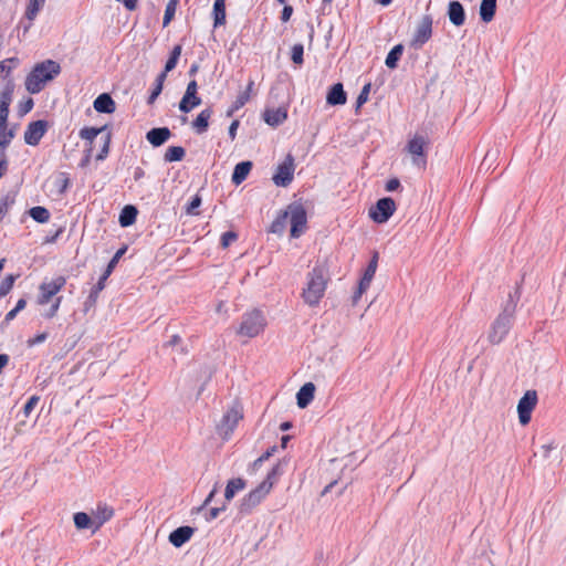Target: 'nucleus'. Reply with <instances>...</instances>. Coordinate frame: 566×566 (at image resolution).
<instances>
[{"label":"nucleus","instance_id":"obj_21","mask_svg":"<svg viewBox=\"0 0 566 566\" xmlns=\"http://www.w3.org/2000/svg\"><path fill=\"white\" fill-rule=\"evenodd\" d=\"M346 101L347 95L342 83L334 84L327 92L326 103L331 106L344 105Z\"/></svg>","mask_w":566,"mask_h":566},{"label":"nucleus","instance_id":"obj_64","mask_svg":"<svg viewBox=\"0 0 566 566\" xmlns=\"http://www.w3.org/2000/svg\"><path fill=\"white\" fill-rule=\"evenodd\" d=\"M239 126V123L237 120H234L231 125H230V128H229V134H230V137L231 138H234L235 136V130Z\"/></svg>","mask_w":566,"mask_h":566},{"label":"nucleus","instance_id":"obj_55","mask_svg":"<svg viewBox=\"0 0 566 566\" xmlns=\"http://www.w3.org/2000/svg\"><path fill=\"white\" fill-rule=\"evenodd\" d=\"M45 339H46V334L42 333V334H39V335L34 336L33 338H30L28 340V345L29 346H34L36 344H40V343L44 342Z\"/></svg>","mask_w":566,"mask_h":566},{"label":"nucleus","instance_id":"obj_46","mask_svg":"<svg viewBox=\"0 0 566 566\" xmlns=\"http://www.w3.org/2000/svg\"><path fill=\"white\" fill-rule=\"evenodd\" d=\"M238 239V234L233 231H227L221 235L220 244L223 249H227L232 242Z\"/></svg>","mask_w":566,"mask_h":566},{"label":"nucleus","instance_id":"obj_54","mask_svg":"<svg viewBox=\"0 0 566 566\" xmlns=\"http://www.w3.org/2000/svg\"><path fill=\"white\" fill-rule=\"evenodd\" d=\"M275 449H276V447H272L266 452H264L261 457H259L253 462V467L256 468V467L261 465L265 460H268L272 455V453L275 451Z\"/></svg>","mask_w":566,"mask_h":566},{"label":"nucleus","instance_id":"obj_45","mask_svg":"<svg viewBox=\"0 0 566 566\" xmlns=\"http://www.w3.org/2000/svg\"><path fill=\"white\" fill-rule=\"evenodd\" d=\"M249 99H250L249 92H242V93H240V94L237 96V98H235V101H234V103H233V105H232V107H231V112H235V111L240 109L242 106H244V105H245V103H247Z\"/></svg>","mask_w":566,"mask_h":566},{"label":"nucleus","instance_id":"obj_1","mask_svg":"<svg viewBox=\"0 0 566 566\" xmlns=\"http://www.w3.org/2000/svg\"><path fill=\"white\" fill-rule=\"evenodd\" d=\"M287 222L291 224V237L300 238L307 228V214L304 206L300 202L290 203L281 210L270 226L269 231L275 234H283Z\"/></svg>","mask_w":566,"mask_h":566},{"label":"nucleus","instance_id":"obj_14","mask_svg":"<svg viewBox=\"0 0 566 566\" xmlns=\"http://www.w3.org/2000/svg\"><path fill=\"white\" fill-rule=\"evenodd\" d=\"M378 266V253H375L371 258L369 264L367 265L363 277L359 281L358 289L355 293L354 301L356 302L361 295L368 290L370 283L375 276L376 270Z\"/></svg>","mask_w":566,"mask_h":566},{"label":"nucleus","instance_id":"obj_63","mask_svg":"<svg viewBox=\"0 0 566 566\" xmlns=\"http://www.w3.org/2000/svg\"><path fill=\"white\" fill-rule=\"evenodd\" d=\"M25 305H27V301H25L24 298H20V300L17 302L14 310H15L17 312H20V311H22V310L25 307Z\"/></svg>","mask_w":566,"mask_h":566},{"label":"nucleus","instance_id":"obj_13","mask_svg":"<svg viewBox=\"0 0 566 566\" xmlns=\"http://www.w3.org/2000/svg\"><path fill=\"white\" fill-rule=\"evenodd\" d=\"M432 34V19L429 15L421 18L417 25L411 44L416 48L422 46Z\"/></svg>","mask_w":566,"mask_h":566},{"label":"nucleus","instance_id":"obj_41","mask_svg":"<svg viewBox=\"0 0 566 566\" xmlns=\"http://www.w3.org/2000/svg\"><path fill=\"white\" fill-rule=\"evenodd\" d=\"M180 54H181V45H176L172 49L169 60L166 62L165 70L163 73L167 74L168 72L172 71L176 67L177 62L180 57Z\"/></svg>","mask_w":566,"mask_h":566},{"label":"nucleus","instance_id":"obj_31","mask_svg":"<svg viewBox=\"0 0 566 566\" xmlns=\"http://www.w3.org/2000/svg\"><path fill=\"white\" fill-rule=\"evenodd\" d=\"M137 209L134 206H125L119 214V224L122 227H129L132 226L137 218Z\"/></svg>","mask_w":566,"mask_h":566},{"label":"nucleus","instance_id":"obj_19","mask_svg":"<svg viewBox=\"0 0 566 566\" xmlns=\"http://www.w3.org/2000/svg\"><path fill=\"white\" fill-rule=\"evenodd\" d=\"M193 534H195L193 527L180 526V527L176 528L175 531H172L169 534L168 538H169V542L175 547H181L184 544H186L188 541H190V538L192 537Z\"/></svg>","mask_w":566,"mask_h":566},{"label":"nucleus","instance_id":"obj_9","mask_svg":"<svg viewBox=\"0 0 566 566\" xmlns=\"http://www.w3.org/2000/svg\"><path fill=\"white\" fill-rule=\"evenodd\" d=\"M397 205L390 197H385L379 200L369 209V218L376 223L387 222L396 212Z\"/></svg>","mask_w":566,"mask_h":566},{"label":"nucleus","instance_id":"obj_43","mask_svg":"<svg viewBox=\"0 0 566 566\" xmlns=\"http://www.w3.org/2000/svg\"><path fill=\"white\" fill-rule=\"evenodd\" d=\"M10 98L3 96L0 99V129L6 125L9 113Z\"/></svg>","mask_w":566,"mask_h":566},{"label":"nucleus","instance_id":"obj_56","mask_svg":"<svg viewBox=\"0 0 566 566\" xmlns=\"http://www.w3.org/2000/svg\"><path fill=\"white\" fill-rule=\"evenodd\" d=\"M292 13H293L292 7L285 6L282 11V17H281L282 21H284V22L289 21Z\"/></svg>","mask_w":566,"mask_h":566},{"label":"nucleus","instance_id":"obj_42","mask_svg":"<svg viewBox=\"0 0 566 566\" xmlns=\"http://www.w3.org/2000/svg\"><path fill=\"white\" fill-rule=\"evenodd\" d=\"M17 275L9 274L6 279L0 283V297L6 296L13 287Z\"/></svg>","mask_w":566,"mask_h":566},{"label":"nucleus","instance_id":"obj_44","mask_svg":"<svg viewBox=\"0 0 566 566\" xmlns=\"http://www.w3.org/2000/svg\"><path fill=\"white\" fill-rule=\"evenodd\" d=\"M303 53H304V48L302 44L293 45L292 52H291L292 61L295 64H298V65L302 64L303 63Z\"/></svg>","mask_w":566,"mask_h":566},{"label":"nucleus","instance_id":"obj_35","mask_svg":"<svg viewBox=\"0 0 566 566\" xmlns=\"http://www.w3.org/2000/svg\"><path fill=\"white\" fill-rule=\"evenodd\" d=\"M211 117V111L210 109H203L199 113L197 118L193 120L192 126L193 128L201 133L205 132L208 127V122Z\"/></svg>","mask_w":566,"mask_h":566},{"label":"nucleus","instance_id":"obj_5","mask_svg":"<svg viewBox=\"0 0 566 566\" xmlns=\"http://www.w3.org/2000/svg\"><path fill=\"white\" fill-rule=\"evenodd\" d=\"M268 325L262 311L252 310L242 315L237 334L245 338H254L262 334Z\"/></svg>","mask_w":566,"mask_h":566},{"label":"nucleus","instance_id":"obj_26","mask_svg":"<svg viewBox=\"0 0 566 566\" xmlns=\"http://www.w3.org/2000/svg\"><path fill=\"white\" fill-rule=\"evenodd\" d=\"M94 108L98 113L111 114L115 111V102L108 94L104 93L94 101Z\"/></svg>","mask_w":566,"mask_h":566},{"label":"nucleus","instance_id":"obj_2","mask_svg":"<svg viewBox=\"0 0 566 566\" xmlns=\"http://www.w3.org/2000/svg\"><path fill=\"white\" fill-rule=\"evenodd\" d=\"M329 280L326 265L316 263L306 274L305 283L301 292L303 302L311 307L317 306L325 296Z\"/></svg>","mask_w":566,"mask_h":566},{"label":"nucleus","instance_id":"obj_47","mask_svg":"<svg viewBox=\"0 0 566 566\" xmlns=\"http://www.w3.org/2000/svg\"><path fill=\"white\" fill-rule=\"evenodd\" d=\"M166 78V73H161L158 77H157V83H156V86L149 97V102H154L155 98L160 94L161 90H163V84H164V81Z\"/></svg>","mask_w":566,"mask_h":566},{"label":"nucleus","instance_id":"obj_20","mask_svg":"<svg viewBox=\"0 0 566 566\" xmlns=\"http://www.w3.org/2000/svg\"><path fill=\"white\" fill-rule=\"evenodd\" d=\"M287 117L285 107L266 108L263 113L264 122L270 126H277L282 124Z\"/></svg>","mask_w":566,"mask_h":566},{"label":"nucleus","instance_id":"obj_18","mask_svg":"<svg viewBox=\"0 0 566 566\" xmlns=\"http://www.w3.org/2000/svg\"><path fill=\"white\" fill-rule=\"evenodd\" d=\"M114 516V509L106 503H99L96 506V510L93 512V521L95 527L93 533L99 530V527L108 522Z\"/></svg>","mask_w":566,"mask_h":566},{"label":"nucleus","instance_id":"obj_57","mask_svg":"<svg viewBox=\"0 0 566 566\" xmlns=\"http://www.w3.org/2000/svg\"><path fill=\"white\" fill-rule=\"evenodd\" d=\"M197 90H198L197 82L196 81H191V82L188 83L186 92H188L189 95H191L192 93L197 94Z\"/></svg>","mask_w":566,"mask_h":566},{"label":"nucleus","instance_id":"obj_10","mask_svg":"<svg viewBox=\"0 0 566 566\" xmlns=\"http://www.w3.org/2000/svg\"><path fill=\"white\" fill-rule=\"evenodd\" d=\"M66 284L65 276H56L51 282H43L39 286L38 304L45 305L51 302L52 297L55 296Z\"/></svg>","mask_w":566,"mask_h":566},{"label":"nucleus","instance_id":"obj_50","mask_svg":"<svg viewBox=\"0 0 566 566\" xmlns=\"http://www.w3.org/2000/svg\"><path fill=\"white\" fill-rule=\"evenodd\" d=\"M40 398L38 396H31L28 401L25 402L23 407V413L25 417H29V415L32 412V410L38 405Z\"/></svg>","mask_w":566,"mask_h":566},{"label":"nucleus","instance_id":"obj_11","mask_svg":"<svg viewBox=\"0 0 566 566\" xmlns=\"http://www.w3.org/2000/svg\"><path fill=\"white\" fill-rule=\"evenodd\" d=\"M537 392L527 390L517 403L520 423L526 426L531 421L532 412L537 405Z\"/></svg>","mask_w":566,"mask_h":566},{"label":"nucleus","instance_id":"obj_60","mask_svg":"<svg viewBox=\"0 0 566 566\" xmlns=\"http://www.w3.org/2000/svg\"><path fill=\"white\" fill-rule=\"evenodd\" d=\"M9 363V356L7 354H0V374Z\"/></svg>","mask_w":566,"mask_h":566},{"label":"nucleus","instance_id":"obj_15","mask_svg":"<svg viewBox=\"0 0 566 566\" xmlns=\"http://www.w3.org/2000/svg\"><path fill=\"white\" fill-rule=\"evenodd\" d=\"M50 192L55 198H61L70 187L71 178L65 171H60L53 175L50 180Z\"/></svg>","mask_w":566,"mask_h":566},{"label":"nucleus","instance_id":"obj_6","mask_svg":"<svg viewBox=\"0 0 566 566\" xmlns=\"http://www.w3.org/2000/svg\"><path fill=\"white\" fill-rule=\"evenodd\" d=\"M242 419L243 408L240 403H234L224 412L220 423L217 426L219 436L223 440H229Z\"/></svg>","mask_w":566,"mask_h":566},{"label":"nucleus","instance_id":"obj_32","mask_svg":"<svg viewBox=\"0 0 566 566\" xmlns=\"http://www.w3.org/2000/svg\"><path fill=\"white\" fill-rule=\"evenodd\" d=\"M170 137L171 133L167 127L153 128L146 135L148 142H166Z\"/></svg>","mask_w":566,"mask_h":566},{"label":"nucleus","instance_id":"obj_38","mask_svg":"<svg viewBox=\"0 0 566 566\" xmlns=\"http://www.w3.org/2000/svg\"><path fill=\"white\" fill-rule=\"evenodd\" d=\"M31 218L40 223H45L50 220V212L46 208L36 206L30 209L29 211Z\"/></svg>","mask_w":566,"mask_h":566},{"label":"nucleus","instance_id":"obj_22","mask_svg":"<svg viewBox=\"0 0 566 566\" xmlns=\"http://www.w3.org/2000/svg\"><path fill=\"white\" fill-rule=\"evenodd\" d=\"M46 126V122L44 120L31 123L24 133L25 142H39L44 136Z\"/></svg>","mask_w":566,"mask_h":566},{"label":"nucleus","instance_id":"obj_34","mask_svg":"<svg viewBox=\"0 0 566 566\" xmlns=\"http://www.w3.org/2000/svg\"><path fill=\"white\" fill-rule=\"evenodd\" d=\"M74 525L77 530L95 527L94 521L84 512H77L73 516Z\"/></svg>","mask_w":566,"mask_h":566},{"label":"nucleus","instance_id":"obj_12","mask_svg":"<svg viewBox=\"0 0 566 566\" xmlns=\"http://www.w3.org/2000/svg\"><path fill=\"white\" fill-rule=\"evenodd\" d=\"M126 250L127 248L123 247L114 254L112 260L108 262L103 275L99 277L98 282L92 289L90 298L95 300L98 296V294L104 290L106 280L112 274L119 259L125 254Z\"/></svg>","mask_w":566,"mask_h":566},{"label":"nucleus","instance_id":"obj_58","mask_svg":"<svg viewBox=\"0 0 566 566\" xmlns=\"http://www.w3.org/2000/svg\"><path fill=\"white\" fill-rule=\"evenodd\" d=\"M181 343V337L179 335H172L170 339L167 342V346H176Z\"/></svg>","mask_w":566,"mask_h":566},{"label":"nucleus","instance_id":"obj_24","mask_svg":"<svg viewBox=\"0 0 566 566\" xmlns=\"http://www.w3.org/2000/svg\"><path fill=\"white\" fill-rule=\"evenodd\" d=\"M424 144H408L407 151L412 158V163L419 168L424 169L427 165Z\"/></svg>","mask_w":566,"mask_h":566},{"label":"nucleus","instance_id":"obj_53","mask_svg":"<svg viewBox=\"0 0 566 566\" xmlns=\"http://www.w3.org/2000/svg\"><path fill=\"white\" fill-rule=\"evenodd\" d=\"M399 188H400V181L398 178H390L389 180H387V182L385 185V189L388 192L396 191Z\"/></svg>","mask_w":566,"mask_h":566},{"label":"nucleus","instance_id":"obj_8","mask_svg":"<svg viewBox=\"0 0 566 566\" xmlns=\"http://www.w3.org/2000/svg\"><path fill=\"white\" fill-rule=\"evenodd\" d=\"M295 160L291 154H287L282 163L277 165L272 176V181L276 187L286 188L294 179Z\"/></svg>","mask_w":566,"mask_h":566},{"label":"nucleus","instance_id":"obj_39","mask_svg":"<svg viewBox=\"0 0 566 566\" xmlns=\"http://www.w3.org/2000/svg\"><path fill=\"white\" fill-rule=\"evenodd\" d=\"M19 63L20 61L18 57H9L0 61V78L9 76L12 70L15 69Z\"/></svg>","mask_w":566,"mask_h":566},{"label":"nucleus","instance_id":"obj_29","mask_svg":"<svg viewBox=\"0 0 566 566\" xmlns=\"http://www.w3.org/2000/svg\"><path fill=\"white\" fill-rule=\"evenodd\" d=\"M245 488V481L241 478L231 479L228 481L226 490H224V497L226 500L230 501L234 497V495L242 491Z\"/></svg>","mask_w":566,"mask_h":566},{"label":"nucleus","instance_id":"obj_37","mask_svg":"<svg viewBox=\"0 0 566 566\" xmlns=\"http://www.w3.org/2000/svg\"><path fill=\"white\" fill-rule=\"evenodd\" d=\"M214 27L222 25L226 22L224 0H216L213 4Z\"/></svg>","mask_w":566,"mask_h":566},{"label":"nucleus","instance_id":"obj_3","mask_svg":"<svg viewBox=\"0 0 566 566\" xmlns=\"http://www.w3.org/2000/svg\"><path fill=\"white\" fill-rule=\"evenodd\" d=\"M61 72V66L53 60H45L33 66L24 81L25 90L30 94L40 93L45 85L53 81Z\"/></svg>","mask_w":566,"mask_h":566},{"label":"nucleus","instance_id":"obj_49","mask_svg":"<svg viewBox=\"0 0 566 566\" xmlns=\"http://www.w3.org/2000/svg\"><path fill=\"white\" fill-rule=\"evenodd\" d=\"M175 11H176V0H171V1H169V3L166 7V10H165L164 25H167L171 21L172 17L175 14Z\"/></svg>","mask_w":566,"mask_h":566},{"label":"nucleus","instance_id":"obj_23","mask_svg":"<svg viewBox=\"0 0 566 566\" xmlns=\"http://www.w3.org/2000/svg\"><path fill=\"white\" fill-rule=\"evenodd\" d=\"M450 22L455 27H461L465 21V13L462 4L458 1H451L448 8Z\"/></svg>","mask_w":566,"mask_h":566},{"label":"nucleus","instance_id":"obj_48","mask_svg":"<svg viewBox=\"0 0 566 566\" xmlns=\"http://www.w3.org/2000/svg\"><path fill=\"white\" fill-rule=\"evenodd\" d=\"M369 91H370V84H366L363 87V90L360 91V93L357 97V101H356L357 109L360 108L368 101Z\"/></svg>","mask_w":566,"mask_h":566},{"label":"nucleus","instance_id":"obj_28","mask_svg":"<svg viewBox=\"0 0 566 566\" xmlns=\"http://www.w3.org/2000/svg\"><path fill=\"white\" fill-rule=\"evenodd\" d=\"M44 3L45 0H29L24 13L25 18L29 20L28 25H25L24 28L25 31H28L31 28L33 20L36 18L38 13L43 8Z\"/></svg>","mask_w":566,"mask_h":566},{"label":"nucleus","instance_id":"obj_16","mask_svg":"<svg viewBox=\"0 0 566 566\" xmlns=\"http://www.w3.org/2000/svg\"><path fill=\"white\" fill-rule=\"evenodd\" d=\"M80 137L82 139H85V140H93L97 137H99V139L102 140H105V142H109L111 138H113V134H112V130L108 126H102V127H84L81 129L80 132Z\"/></svg>","mask_w":566,"mask_h":566},{"label":"nucleus","instance_id":"obj_61","mask_svg":"<svg viewBox=\"0 0 566 566\" xmlns=\"http://www.w3.org/2000/svg\"><path fill=\"white\" fill-rule=\"evenodd\" d=\"M220 511L221 509L219 507H212L210 511H209V516L207 517L208 521H211V520H214L218 517V515L220 514Z\"/></svg>","mask_w":566,"mask_h":566},{"label":"nucleus","instance_id":"obj_4","mask_svg":"<svg viewBox=\"0 0 566 566\" xmlns=\"http://www.w3.org/2000/svg\"><path fill=\"white\" fill-rule=\"evenodd\" d=\"M280 474V467L275 465L268 473L266 478L253 490H251L241 502V512H251L271 492Z\"/></svg>","mask_w":566,"mask_h":566},{"label":"nucleus","instance_id":"obj_40","mask_svg":"<svg viewBox=\"0 0 566 566\" xmlns=\"http://www.w3.org/2000/svg\"><path fill=\"white\" fill-rule=\"evenodd\" d=\"M185 156V149L180 146H171L165 154V160L168 163L179 161Z\"/></svg>","mask_w":566,"mask_h":566},{"label":"nucleus","instance_id":"obj_59","mask_svg":"<svg viewBox=\"0 0 566 566\" xmlns=\"http://www.w3.org/2000/svg\"><path fill=\"white\" fill-rule=\"evenodd\" d=\"M8 212V202L3 200L0 202V221L4 218Z\"/></svg>","mask_w":566,"mask_h":566},{"label":"nucleus","instance_id":"obj_17","mask_svg":"<svg viewBox=\"0 0 566 566\" xmlns=\"http://www.w3.org/2000/svg\"><path fill=\"white\" fill-rule=\"evenodd\" d=\"M94 151V144H88V147L84 150V156L80 161V167H86L91 163L93 156L95 161L105 159L109 153V144H101V148L96 151L95 155Z\"/></svg>","mask_w":566,"mask_h":566},{"label":"nucleus","instance_id":"obj_51","mask_svg":"<svg viewBox=\"0 0 566 566\" xmlns=\"http://www.w3.org/2000/svg\"><path fill=\"white\" fill-rule=\"evenodd\" d=\"M201 205V198L196 195L195 197H192V199L190 200V202L188 203L187 208H186V212L188 214H198V212L196 211V209Z\"/></svg>","mask_w":566,"mask_h":566},{"label":"nucleus","instance_id":"obj_62","mask_svg":"<svg viewBox=\"0 0 566 566\" xmlns=\"http://www.w3.org/2000/svg\"><path fill=\"white\" fill-rule=\"evenodd\" d=\"M128 10H134L137 6V0H120Z\"/></svg>","mask_w":566,"mask_h":566},{"label":"nucleus","instance_id":"obj_7","mask_svg":"<svg viewBox=\"0 0 566 566\" xmlns=\"http://www.w3.org/2000/svg\"><path fill=\"white\" fill-rule=\"evenodd\" d=\"M514 312V307L509 313L507 310H504L503 313L499 314L497 317L491 325L488 338L489 342L493 345H497L504 340L506 335L511 329V318Z\"/></svg>","mask_w":566,"mask_h":566},{"label":"nucleus","instance_id":"obj_25","mask_svg":"<svg viewBox=\"0 0 566 566\" xmlns=\"http://www.w3.org/2000/svg\"><path fill=\"white\" fill-rule=\"evenodd\" d=\"M315 386L313 382L304 384L296 395L297 406L305 408L314 399Z\"/></svg>","mask_w":566,"mask_h":566},{"label":"nucleus","instance_id":"obj_36","mask_svg":"<svg viewBox=\"0 0 566 566\" xmlns=\"http://www.w3.org/2000/svg\"><path fill=\"white\" fill-rule=\"evenodd\" d=\"M402 51H403V46L401 44L394 46L386 57V61H385L386 66L391 70L396 69L397 62L399 61V59L402 55Z\"/></svg>","mask_w":566,"mask_h":566},{"label":"nucleus","instance_id":"obj_33","mask_svg":"<svg viewBox=\"0 0 566 566\" xmlns=\"http://www.w3.org/2000/svg\"><path fill=\"white\" fill-rule=\"evenodd\" d=\"M201 103V99L197 96V94L189 95L188 92L185 93L182 99L180 101L179 108L180 111L188 113L196 106Z\"/></svg>","mask_w":566,"mask_h":566},{"label":"nucleus","instance_id":"obj_27","mask_svg":"<svg viewBox=\"0 0 566 566\" xmlns=\"http://www.w3.org/2000/svg\"><path fill=\"white\" fill-rule=\"evenodd\" d=\"M251 169V161H241L237 164L232 174V182L237 186L243 182L250 174Z\"/></svg>","mask_w":566,"mask_h":566},{"label":"nucleus","instance_id":"obj_52","mask_svg":"<svg viewBox=\"0 0 566 566\" xmlns=\"http://www.w3.org/2000/svg\"><path fill=\"white\" fill-rule=\"evenodd\" d=\"M61 303H62V296H57L55 298V301L53 302V304L51 305L50 310L44 314V317L53 318L56 315Z\"/></svg>","mask_w":566,"mask_h":566},{"label":"nucleus","instance_id":"obj_30","mask_svg":"<svg viewBox=\"0 0 566 566\" xmlns=\"http://www.w3.org/2000/svg\"><path fill=\"white\" fill-rule=\"evenodd\" d=\"M496 10V0H482L480 6V17L484 22L493 20Z\"/></svg>","mask_w":566,"mask_h":566}]
</instances>
